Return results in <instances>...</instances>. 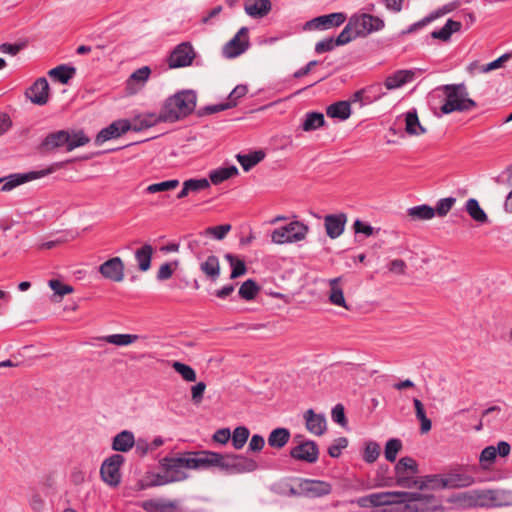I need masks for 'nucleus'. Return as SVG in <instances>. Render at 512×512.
Returning a JSON list of instances; mask_svg holds the SVG:
<instances>
[{"label": "nucleus", "mask_w": 512, "mask_h": 512, "mask_svg": "<svg viewBox=\"0 0 512 512\" xmlns=\"http://www.w3.org/2000/svg\"><path fill=\"white\" fill-rule=\"evenodd\" d=\"M380 455V445L374 441L365 444L363 459L366 463H374Z\"/></svg>", "instance_id": "864d4df0"}, {"label": "nucleus", "mask_w": 512, "mask_h": 512, "mask_svg": "<svg viewBox=\"0 0 512 512\" xmlns=\"http://www.w3.org/2000/svg\"><path fill=\"white\" fill-rule=\"evenodd\" d=\"M326 114L330 118H338L346 120L351 115V106L348 101H338L329 105L326 109Z\"/></svg>", "instance_id": "7c9ffc66"}, {"label": "nucleus", "mask_w": 512, "mask_h": 512, "mask_svg": "<svg viewBox=\"0 0 512 512\" xmlns=\"http://www.w3.org/2000/svg\"><path fill=\"white\" fill-rule=\"evenodd\" d=\"M187 460L185 453L176 457H164L161 464L165 470V474L170 482H179L185 480L188 475L183 468L185 464L183 461Z\"/></svg>", "instance_id": "f8f14e48"}, {"label": "nucleus", "mask_w": 512, "mask_h": 512, "mask_svg": "<svg viewBox=\"0 0 512 512\" xmlns=\"http://www.w3.org/2000/svg\"><path fill=\"white\" fill-rule=\"evenodd\" d=\"M405 132L411 136H419L427 132L421 125L416 109H411L404 114Z\"/></svg>", "instance_id": "a878e982"}, {"label": "nucleus", "mask_w": 512, "mask_h": 512, "mask_svg": "<svg viewBox=\"0 0 512 512\" xmlns=\"http://www.w3.org/2000/svg\"><path fill=\"white\" fill-rule=\"evenodd\" d=\"M172 368L187 382H194L197 378L195 370L187 364L175 361Z\"/></svg>", "instance_id": "603ef678"}, {"label": "nucleus", "mask_w": 512, "mask_h": 512, "mask_svg": "<svg viewBox=\"0 0 512 512\" xmlns=\"http://www.w3.org/2000/svg\"><path fill=\"white\" fill-rule=\"evenodd\" d=\"M89 141V137L82 130L72 133L66 131V151H72L77 147L87 144Z\"/></svg>", "instance_id": "a19ab883"}, {"label": "nucleus", "mask_w": 512, "mask_h": 512, "mask_svg": "<svg viewBox=\"0 0 512 512\" xmlns=\"http://www.w3.org/2000/svg\"><path fill=\"white\" fill-rule=\"evenodd\" d=\"M134 444V434L131 431L124 430L113 438L112 449L118 452H128Z\"/></svg>", "instance_id": "cd10ccee"}, {"label": "nucleus", "mask_w": 512, "mask_h": 512, "mask_svg": "<svg viewBox=\"0 0 512 512\" xmlns=\"http://www.w3.org/2000/svg\"><path fill=\"white\" fill-rule=\"evenodd\" d=\"M496 456H497L496 447H494V446L485 447L482 450V452L480 454V458H479L482 468L488 469V467H489L488 464L493 463L496 459Z\"/></svg>", "instance_id": "bf43d9fd"}, {"label": "nucleus", "mask_w": 512, "mask_h": 512, "mask_svg": "<svg viewBox=\"0 0 512 512\" xmlns=\"http://www.w3.org/2000/svg\"><path fill=\"white\" fill-rule=\"evenodd\" d=\"M125 266L120 257H112L99 266V273L105 278L114 282H121L124 279Z\"/></svg>", "instance_id": "dca6fc26"}, {"label": "nucleus", "mask_w": 512, "mask_h": 512, "mask_svg": "<svg viewBox=\"0 0 512 512\" xmlns=\"http://www.w3.org/2000/svg\"><path fill=\"white\" fill-rule=\"evenodd\" d=\"M348 445V440L345 437H339L335 440V442L329 446L328 454L332 458H338L341 454V450L346 448Z\"/></svg>", "instance_id": "338daca9"}, {"label": "nucleus", "mask_w": 512, "mask_h": 512, "mask_svg": "<svg viewBox=\"0 0 512 512\" xmlns=\"http://www.w3.org/2000/svg\"><path fill=\"white\" fill-rule=\"evenodd\" d=\"M230 230V224H222L218 226L208 227L204 230V232H201L200 235L213 236L218 240H222Z\"/></svg>", "instance_id": "6e6d98bb"}, {"label": "nucleus", "mask_w": 512, "mask_h": 512, "mask_svg": "<svg viewBox=\"0 0 512 512\" xmlns=\"http://www.w3.org/2000/svg\"><path fill=\"white\" fill-rule=\"evenodd\" d=\"M270 0H245L244 10L252 18H263L271 11Z\"/></svg>", "instance_id": "393cba45"}, {"label": "nucleus", "mask_w": 512, "mask_h": 512, "mask_svg": "<svg viewBox=\"0 0 512 512\" xmlns=\"http://www.w3.org/2000/svg\"><path fill=\"white\" fill-rule=\"evenodd\" d=\"M413 76L414 72L411 70H398L385 79L384 85L388 90H393L411 81Z\"/></svg>", "instance_id": "bb28decb"}, {"label": "nucleus", "mask_w": 512, "mask_h": 512, "mask_svg": "<svg viewBox=\"0 0 512 512\" xmlns=\"http://www.w3.org/2000/svg\"><path fill=\"white\" fill-rule=\"evenodd\" d=\"M139 338L140 336L136 334H112L102 337L101 340L117 346H127Z\"/></svg>", "instance_id": "79ce46f5"}, {"label": "nucleus", "mask_w": 512, "mask_h": 512, "mask_svg": "<svg viewBox=\"0 0 512 512\" xmlns=\"http://www.w3.org/2000/svg\"><path fill=\"white\" fill-rule=\"evenodd\" d=\"M131 129L130 121L128 120H117L112 122L108 127L103 128L95 138V144L101 145L104 142L120 137L122 134L128 132Z\"/></svg>", "instance_id": "a211bd4d"}, {"label": "nucleus", "mask_w": 512, "mask_h": 512, "mask_svg": "<svg viewBox=\"0 0 512 512\" xmlns=\"http://www.w3.org/2000/svg\"><path fill=\"white\" fill-rule=\"evenodd\" d=\"M376 483L379 486H390L395 480V475H390V469L388 465H380L377 469Z\"/></svg>", "instance_id": "5fc2aeb1"}, {"label": "nucleus", "mask_w": 512, "mask_h": 512, "mask_svg": "<svg viewBox=\"0 0 512 512\" xmlns=\"http://www.w3.org/2000/svg\"><path fill=\"white\" fill-rule=\"evenodd\" d=\"M350 18L356 28V34H360L361 37L380 31L385 26L384 21L380 17L369 13L355 14Z\"/></svg>", "instance_id": "9b49d317"}, {"label": "nucleus", "mask_w": 512, "mask_h": 512, "mask_svg": "<svg viewBox=\"0 0 512 512\" xmlns=\"http://www.w3.org/2000/svg\"><path fill=\"white\" fill-rule=\"evenodd\" d=\"M179 186V180L171 179L160 183H153L146 187L145 193L154 194L158 192L170 191Z\"/></svg>", "instance_id": "8fccbe9b"}, {"label": "nucleus", "mask_w": 512, "mask_h": 512, "mask_svg": "<svg viewBox=\"0 0 512 512\" xmlns=\"http://www.w3.org/2000/svg\"><path fill=\"white\" fill-rule=\"evenodd\" d=\"M345 20L346 15L342 12L322 15L307 21L304 25V30H327L342 25Z\"/></svg>", "instance_id": "4468645a"}, {"label": "nucleus", "mask_w": 512, "mask_h": 512, "mask_svg": "<svg viewBox=\"0 0 512 512\" xmlns=\"http://www.w3.org/2000/svg\"><path fill=\"white\" fill-rule=\"evenodd\" d=\"M361 37L360 34H356V28L354 27V24L349 18L348 23L344 27V29L340 32V34L335 38L336 44L338 46L345 45L349 42H351L353 39Z\"/></svg>", "instance_id": "a18cd8bd"}, {"label": "nucleus", "mask_w": 512, "mask_h": 512, "mask_svg": "<svg viewBox=\"0 0 512 512\" xmlns=\"http://www.w3.org/2000/svg\"><path fill=\"white\" fill-rule=\"evenodd\" d=\"M342 277H336L329 280L330 294L329 301L336 306L344 307L348 309L343 294V289L339 286Z\"/></svg>", "instance_id": "473e14b6"}, {"label": "nucleus", "mask_w": 512, "mask_h": 512, "mask_svg": "<svg viewBox=\"0 0 512 512\" xmlns=\"http://www.w3.org/2000/svg\"><path fill=\"white\" fill-rule=\"evenodd\" d=\"M361 508L388 506L394 503H406L409 508L416 511L429 510L436 507L432 494L420 492H377L351 501Z\"/></svg>", "instance_id": "f257e3e1"}, {"label": "nucleus", "mask_w": 512, "mask_h": 512, "mask_svg": "<svg viewBox=\"0 0 512 512\" xmlns=\"http://www.w3.org/2000/svg\"><path fill=\"white\" fill-rule=\"evenodd\" d=\"M303 418L305 420L306 429L316 435L321 436L326 432L327 422L324 414L315 413L313 409H308L304 412Z\"/></svg>", "instance_id": "412c9836"}, {"label": "nucleus", "mask_w": 512, "mask_h": 512, "mask_svg": "<svg viewBox=\"0 0 512 512\" xmlns=\"http://www.w3.org/2000/svg\"><path fill=\"white\" fill-rule=\"evenodd\" d=\"M200 270L205 276L215 282L220 276V263L218 257L210 255L207 259L200 264Z\"/></svg>", "instance_id": "c756f323"}, {"label": "nucleus", "mask_w": 512, "mask_h": 512, "mask_svg": "<svg viewBox=\"0 0 512 512\" xmlns=\"http://www.w3.org/2000/svg\"><path fill=\"white\" fill-rule=\"evenodd\" d=\"M492 507H503L512 505V491L503 489H492Z\"/></svg>", "instance_id": "37998d69"}, {"label": "nucleus", "mask_w": 512, "mask_h": 512, "mask_svg": "<svg viewBox=\"0 0 512 512\" xmlns=\"http://www.w3.org/2000/svg\"><path fill=\"white\" fill-rule=\"evenodd\" d=\"M265 157V153L262 150H257L249 154H237L236 159L242 166L244 171H249Z\"/></svg>", "instance_id": "f704fd0d"}, {"label": "nucleus", "mask_w": 512, "mask_h": 512, "mask_svg": "<svg viewBox=\"0 0 512 512\" xmlns=\"http://www.w3.org/2000/svg\"><path fill=\"white\" fill-rule=\"evenodd\" d=\"M305 490L313 497H322L331 493L332 486L325 481L306 480Z\"/></svg>", "instance_id": "72a5a7b5"}, {"label": "nucleus", "mask_w": 512, "mask_h": 512, "mask_svg": "<svg viewBox=\"0 0 512 512\" xmlns=\"http://www.w3.org/2000/svg\"><path fill=\"white\" fill-rule=\"evenodd\" d=\"M151 74V69L148 66H143L134 71L127 80V86L130 88L133 83H138L141 87L146 83Z\"/></svg>", "instance_id": "3c124183"}, {"label": "nucleus", "mask_w": 512, "mask_h": 512, "mask_svg": "<svg viewBox=\"0 0 512 512\" xmlns=\"http://www.w3.org/2000/svg\"><path fill=\"white\" fill-rule=\"evenodd\" d=\"M237 174H238L237 167L234 165H231L229 167H222V168L213 170L209 175V179L214 185H218V184L222 183L223 181L231 178L232 176H236Z\"/></svg>", "instance_id": "ea45409f"}, {"label": "nucleus", "mask_w": 512, "mask_h": 512, "mask_svg": "<svg viewBox=\"0 0 512 512\" xmlns=\"http://www.w3.org/2000/svg\"><path fill=\"white\" fill-rule=\"evenodd\" d=\"M249 48L248 28L242 27L235 36L223 47V55L226 58H235Z\"/></svg>", "instance_id": "ddd939ff"}, {"label": "nucleus", "mask_w": 512, "mask_h": 512, "mask_svg": "<svg viewBox=\"0 0 512 512\" xmlns=\"http://www.w3.org/2000/svg\"><path fill=\"white\" fill-rule=\"evenodd\" d=\"M407 215L412 220H430L435 216V210L427 204H422L409 208Z\"/></svg>", "instance_id": "58836bf2"}, {"label": "nucleus", "mask_w": 512, "mask_h": 512, "mask_svg": "<svg viewBox=\"0 0 512 512\" xmlns=\"http://www.w3.org/2000/svg\"><path fill=\"white\" fill-rule=\"evenodd\" d=\"M233 107H235L234 102H224V103L215 104V105H208V106L201 108L198 111V115L199 116L210 115V114L218 113L220 111H224V110H227V109H230Z\"/></svg>", "instance_id": "680f3d73"}, {"label": "nucleus", "mask_w": 512, "mask_h": 512, "mask_svg": "<svg viewBox=\"0 0 512 512\" xmlns=\"http://www.w3.org/2000/svg\"><path fill=\"white\" fill-rule=\"evenodd\" d=\"M471 499H472L471 491H467V492H460V493L451 495L448 498V502L455 504L457 506L463 507V508H467V507H471L470 506Z\"/></svg>", "instance_id": "052dcab7"}, {"label": "nucleus", "mask_w": 512, "mask_h": 512, "mask_svg": "<svg viewBox=\"0 0 512 512\" xmlns=\"http://www.w3.org/2000/svg\"><path fill=\"white\" fill-rule=\"evenodd\" d=\"M446 96L441 112L450 114L454 111H469L477 106L476 102L468 98V91L464 83L448 84L441 87Z\"/></svg>", "instance_id": "7ed1b4c3"}, {"label": "nucleus", "mask_w": 512, "mask_h": 512, "mask_svg": "<svg viewBox=\"0 0 512 512\" xmlns=\"http://www.w3.org/2000/svg\"><path fill=\"white\" fill-rule=\"evenodd\" d=\"M492 489L471 491V507H492Z\"/></svg>", "instance_id": "4c0bfd02"}, {"label": "nucleus", "mask_w": 512, "mask_h": 512, "mask_svg": "<svg viewBox=\"0 0 512 512\" xmlns=\"http://www.w3.org/2000/svg\"><path fill=\"white\" fill-rule=\"evenodd\" d=\"M62 146H64V130H58L46 135L37 146V150L41 154H51Z\"/></svg>", "instance_id": "4be33fe9"}, {"label": "nucleus", "mask_w": 512, "mask_h": 512, "mask_svg": "<svg viewBox=\"0 0 512 512\" xmlns=\"http://www.w3.org/2000/svg\"><path fill=\"white\" fill-rule=\"evenodd\" d=\"M186 188L190 193H198L210 187V182L206 178L201 179H188L185 181Z\"/></svg>", "instance_id": "e2e57ef3"}, {"label": "nucleus", "mask_w": 512, "mask_h": 512, "mask_svg": "<svg viewBox=\"0 0 512 512\" xmlns=\"http://www.w3.org/2000/svg\"><path fill=\"white\" fill-rule=\"evenodd\" d=\"M258 291L259 286L257 285V283L252 279H248L242 283V285L239 288L238 294L242 299L250 301L256 297Z\"/></svg>", "instance_id": "de8ad7c7"}, {"label": "nucleus", "mask_w": 512, "mask_h": 512, "mask_svg": "<svg viewBox=\"0 0 512 512\" xmlns=\"http://www.w3.org/2000/svg\"><path fill=\"white\" fill-rule=\"evenodd\" d=\"M25 96L36 105H44L49 99V84L46 78H38L25 92Z\"/></svg>", "instance_id": "6ab92c4d"}, {"label": "nucleus", "mask_w": 512, "mask_h": 512, "mask_svg": "<svg viewBox=\"0 0 512 512\" xmlns=\"http://www.w3.org/2000/svg\"><path fill=\"white\" fill-rule=\"evenodd\" d=\"M445 473L428 475L425 477L424 484L432 489H446L444 486Z\"/></svg>", "instance_id": "69168bd1"}, {"label": "nucleus", "mask_w": 512, "mask_h": 512, "mask_svg": "<svg viewBox=\"0 0 512 512\" xmlns=\"http://www.w3.org/2000/svg\"><path fill=\"white\" fill-rule=\"evenodd\" d=\"M250 435V431L245 426H238L231 435L232 445L236 450H240L246 444Z\"/></svg>", "instance_id": "49530a36"}, {"label": "nucleus", "mask_w": 512, "mask_h": 512, "mask_svg": "<svg viewBox=\"0 0 512 512\" xmlns=\"http://www.w3.org/2000/svg\"><path fill=\"white\" fill-rule=\"evenodd\" d=\"M309 227L301 221L295 220L276 228L271 233V241L278 245L296 243L306 238Z\"/></svg>", "instance_id": "20e7f679"}, {"label": "nucleus", "mask_w": 512, "mask_h": 512, "mask_svg": "<svg viewBox=\"0 0 512 512\" xmlns=\"http://www.w3.org/2000/svg\"><path fill=\"white\" fill-rule=\"evenodd\" d=\"M384 94L381 84L377 83L356 91L351 101L368 104L378 100Z\"/></svg>", "instance_id": "b1692460"}, {"label": "nucleus", "mask_w": 512, "mask_h": 512, "mask_svg": "<svg viewBox=\"0 0 512 512\" xmlns=\"http://www.w3.org/2000/svg\"><path fill=\"white\" fill-rule=\"evenodd\" d=\"M195 58V52L189 42H183L177 45L169 57L170 68L186 67L192 64Z\"/></svg>", "instance_id": "2eb2a0df"}, {"label": "nucleus", "mask_w": 512, "mask_h": 512, "mask_svg": "<svg viewBox=\"0 0 512 512\" xmlns=\"http://www.w3.org/2000/svg\"><path fill=\"white\" fill-rule=\"evenodd\" d=\"M443 483L446 489H460L473 485L475 479L473 476L465 473L462 467H459L446 472Z\"/></svg>", "instance_id": "f3484780"}, {"label": "nucleus", "mask_w": 512, "mask_h": 512, "mask_svg": "<svg viewBox=\"0 0 512 512\" xmlns=\"http://www.w3.org/2000/svg\"><path fill=\"white\" fill-rule=\"evenodd\" d=\"M455 202H456V198H454V197H447V198L440 199L437 202L436 207L434 208L435 215L437 214L439 217H445L449 213V211L452 209Z\"/></svg>", "instance_id": "4d7b16f0"}, {"label": "nucleus", "mask_w": 512, "mask_h": 512, "mask_svg": "<svg viewBox=\"0 0 512 512\" xmlns=\"http://www.w3.org/2000/svg\"><path fill=\"white\" fill-rule=\"evenodd\" d=\"M225 259L229 262V264L232 268L231 275H230L231 279H236V278L244 275L247 272V268H246L244 260L239 259L238 257H236L235 255H233L231 253H227L225 255Z\"/></svg>", "instance_id": "c03bdc74"}, {"label": "nucleus", "mask_w": 512, "mask_h": 512, "mask_svg": "<svg viewBox=\"0 0 512 512\" xmlns=\"http://www.w3.org/2000/svg\"><path fill=\"white\" fill-rule=\"evenodd\" d=\"M290 437L291 433L287 428H276L268 436V445L271 448L281 449L289 442Z\"/></svg>", "instance_id": "c85d7f7f"}, {"label": "nucleus", "mask_w": 512, "mask_h": 512, "mask_svg": "<svg viewBox=\"0 0 512 512\" xmlns=\"http://www.w3.org/2000/svg\"><path fill=\"white\" fill-rule=\"evenodd\" d=\"M417 473L418 465L416 461L409 456L402 457L394 467L396 483L402 487H410L412 483L416 484L413 478Z\"/></svg>", "instance_id": "1a4fd4ad"}, {"label": "nucleus", "mask_w": 512, "mask_h": 512, "mask_svg": "<svg viewBox=\"0 0 512 512\" xmlns=\"http://www.w3.org/2000/svg\"><path fill=\"white\" fill-rule=\"evenodd\" d=\"M29 505L34 512H42L44 510V500L39 492L35 489L32 490L29 498Z\"/></svg>", "instance_id": "774afa93"}, {"label": "nucleus", "mask_w": 512, "mask_h": 512, "mask_svg": "<svg viewBox=\"0 0 512 512\" xmlns=\"http://www.w3.org/2000/svg\"><path fill=\"white\" fill-rule=\"evenodd\" d=\"M403 445L402 441L398 438H391L386 442L384 449V456L387 461L395 462L397 454L401 451Z\"/></svg>", "instance_id": "09e8293b"}, {"label": "nucleus", "mask_w": 512, "mask_h": 512, "mask_svg": "<svg viewBox=\"0 0 512 512\" xmlns=\"http://www.w3.org/2000/svg\"><path fill=\"white\" fill-rule=\"evenodd\" d=\"M187 460L183 461L185 468L194 470H207L212 467L220 468V460H222V454L201 450V451H190L185 453Z\"/></svg>", "instance_id": "39448f33"}, {"label": "nucleus", "mask_w": 512, "mask_h": 512, "mask_svg": "<svg viewBox=\"0 0 512 512\" xmlns=\"http://www.w3.org/2000/svg\"><path fill=\"white\" fill-rule=\"evenodd\" d=\"M197 96L192 90H183L170 96L161 109L164 122H175L193 112Z\"/></svg>", "instance_id": "f03ea898"}, {"label": "nucleus", "mask_w": 512, "mask_h": 512, "mask_svg": "<svg viewBox=\"0 0 512 512\" xmlns=\"http://www.w3.org/2000/svg\"><path fill=\"white\" fill-rule=\"evenodd\" d=\"M153 252L154 249L151 244H144L135 251V259L140 271L145 272L150 269Z\"/></svg>", "instance_id": "2f4dec72"}, {"label": "nucleus", "mask_w": 512, "mask_h": 512, "mask_svg": "<svg viewBox=\"0 0 512 512\" xmlns=\"http://www.w3.org/2000/svg\"><path fill=\"white\" fill-rule=\"evenodd\" d=\"M49 287L53 290L51 296L52 302H60L64 297V282L61 279H51L48 281Z\"/></svg>", "instance_id": "13d9d810"}, {"label": "nucleus", "mask_w": 512, "mask_h": 512, "mask_svg": "<svg viewBox=\"0 0 512 512\" xmlns=\"http://www.w3.org/2000/svg\"><path fill=\"white\" fill-rule=\"evenodd\" d=\"M62 167V163H55L50 165L46 169H41L38 171H30L27 173L22 174H11L6 178H0V183H2L4 180H7L3 186L1 187V191H10L13 188L17 187L18 185L24 184L28 181L35 180L44 176H47L53 172H55L57 169Z\"/></svg>", "instance_id": "6e6552de"}, {"label": "nucleus", "mask_w": 512, "mask_h": 512, "mask_svg": "<svg viewBox=\"0 0 512 512\" xmlns=\"http://www.w3.org/2000/svg\"><path fill=\"white\" fill-rule=\"evenodd\" d=\"M347 222L345 213L329 214L324 218V226L326 234L331 239H336L344 232Z\"/></svg>", "instance_id": "aec40b11"}, {"label": "nucleus", "mask_w": 512, "mask_h": 512, "mask_svg": "<svg viewBox=\"0 0 512 512\" xmlns=\"http://www.w3.org/2000/svg\"><path fill=\"white\" fill-rule=\"evenodd\" d=\"M325 125L324 115L320 112H308L301 124V128L305 132L314 131Z\"/></svg>", "instance_id": "e433bc0d"}, {"label": "nucleus", "mask_w": 512, "mask_h": 512, "mask_svg": "<svg viewBox=\"0 0 512 512\" xmlns=\"http://www.w3.org/2000/svg\"><path fill=\"white\" fill-rule=\"evenodd\" d=\"M125 458L121 454H113L106 458L100 467V477L110 487H117L121 483V466Z\"/></svg>", "instance_id": "423d86ee"}, {"label": "nucleus", "mask_w": 512, "mask_h": 512, "mask_svg": "<svg viewBox=\"0 0 512 512\" xmlns=\"http://www.w3.org/2000/svg\"><path fill=\"white\" fill-rule=\"evenodd\" d=\"M164 122L163 113L160 111L159 114L157 113H143L138 116H136L131 124V129L133 131H142L144 129H148L150 127L155 126L156 124Z\"/></svg>", "instance_id": "5701e85b"}, {"label": "nucleus", "mask_w": 512, "mask_h": 512, "mask_svg": "<svg viewBox=\"0 0 512 512\" xmlns=\"http://www.w3.org/2000/svg\"><path fill=\"white\" fill-rule=\"evenodd\" d=\"M141 507L147 512H167L166 509L168 507H174L173 503L161 504L155 500H146L143 501Z\"/></svg>", "instance_id": "0e129e2a"}, {"label": "nucleus", "mask_w": 512, "mask_h": 512, "mask_svg": "<svg viewBox=\"0 0 512 512\" xmlns=\"http://www.w3.org/2000/svg\"><path fill=\"white\" fill-rule=\"evenodd\" d=\"M465 210L474 221L481 223V224L488 222L487 214L481 208V206L479 205V202L476 199H474V198L468 199L465 203Z\"/></svg>", "instance_id": "c9c22d12"}, {"label": "nucleus", "mask_w": 512, "mask_h": 512, "mask_svg": "<svg viewBox=\"0 0 512 512\" xmlns=\"http://www.w3.org/2000/svg\"><path fill=\"white\" fill-rule=\"evenodd\" d=\"M257 468L258 464L255 460L243 455L222 454V460H220V469L229 474L253 472Z\"/></svg>", "instance_id": "0eeeda50"}, {"label": "nucleus", "mask_w": 512, "mask_h": 512, "mask_svg": "<svg viewBox=\"0 0 512 512\" xmlns=\"http://www.w3.org/2000/svg\"><path fill=\"white\" fill-rule=\"evenodd\" d=\"M301 439V435L294 437V440L297 441L298 444L290 450V456L295 460L315 463L319 458V448L317 443L313 440Z\"/></svg>", "instance_id": "9d476101"}]
</instances>
